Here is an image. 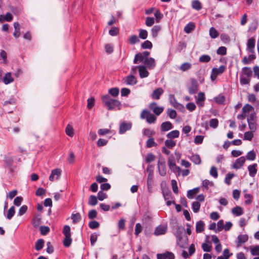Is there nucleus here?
I'll return each mask as SVG.
<instances>
[{"instance_id": "obj_58", "label": "nucleus", "mask_w": 259, "mask_h": 259, "mask_svg": "<svg viewBox=\"0 0 259 259\" xmlns=\"http://www.w3.org/2000/svg\"><path fill=\"white\" fill-rule=\"evenodd\" d=\"M139 37L143 39H145L147 38L148 36V32L145 29H140L139 30Z\"/></svg>"}, {"instance_id": "obj_4", "label": "nucleus", "mask_w": 259, "mask_h": 259, "mask_svg": "<svg viewBox=\"0 0 259 259\" xmlns=\"http://www.w3.org/2000/svg\"><path fill=\"white\" fill-rule=\"evenodd\" d=\"M256 114L255 113H251L247 117L249 128L252 132H254L256 129Z\"/></svg>"}, {"instance_id": "obj_53", "label": "nucleus", "mask_w": 259, "mask_h": 259, "mask_svg": "<svg viewBox=\"0 0 259 259\" xmlns=\"http://www.w3.org/2000/svg\"><path fill=\"white\" fill-rule=\"evenodd\" d=\"M141 47L143 49H151L152 48V44L149 40H146L141 44Z\"/></svg>"}, {"instance_id": "obj_47", "label": "nucleus", "mask_w": 259, "mask_h": 259, "mask_svg": "<svg viewBox=\"0 0 259 259\" xmlns=\"http://www.w3.org/2000/svg\"><path fill=\"white\" fill-rule=\"evenodd\" d=\"M88 203L92 206H95L98 203L97 198L94 195H91L89 197Z\"/></svg>"}, {"instance_id": "obj_19", "label": "nucleus", "mask_w": 259, "mask_h": 259, "mask_svg": "<svg viewBox=\"0 0 259 259\" xmlns=\"http://www.w3.org/2000/svg\"><path fill=\"white\" fill-rule=\"evenodd\" d=\"M205 100V94L203 92H200L197 95L196 102L199 106H203L204 104L203 102Z\"/></svg>"}, {"instance_id": "obj_1", "label": "nucleus", "mask_w": 259, "mask_h": 259, "mask_svg": "<svg viewBox=\"0 0 259 259\" xmlns=\"http://www.w3.org/2000/svg\"><path fill=\"white\" fill-rule=\"evenodd\" d=\"M102 103L108 110H120L121 108V102L115 99L111 98L109 95H105L101 98Z\"/></svg>"}, {"instance_id": "obj_13", "label": "nucleus", "mask_w": 259, "mask_h": 259, "mask_svg": "<svg viewBox=\"0 0 259 259\" xmlns=\"http://www.w3.org/2000/svg\"><path fill=\"white\" fill-rule=\"evenodd\" d=\"M168 164L169 168L174 171L180 172L181 168L176 164L175 160L173 158H169L168 160Z\"/></svg>"}, {"instance_id": "obj_56", "label": "nucleus", "mask_w": 259, "mask_h": 259, "mask_svg": "<svg viewBox=\"0 0 259 259\" xmlns=\"http://www.w3.org/2000/svg\"><path fill=\"white\" fill-rule=\"evenodd\" d=\"M66 134L69 137H73L74 135L73 130L70 124H68L65 129Z\"/></svg>"}, {"instance_id": "obj_40", "label": "nucleus", "mask_w": 259, "mask_h": 259, "mask_svg": "<svg viewBox=\"0 0 259 259\" xmlns=\"http://www.w3.org/2000/svg\"><path fill=\"white\" fill-rule=\"evenodd\" d=\"M15 213V208L14 206L11 207L8 211L6 217L8 220H11Z\"/></svg>"}, {"instance_id": "obj_32", "label": "nucleus", "mask_w": 259, "mask_h": 259, "mask_svg": "<svg viewBox=\"0 0 259 259\" xmlns=\"http://www.w3.org/2000/svg\"><path fill=\"white\" fill-rule=\"evenodd\" d=\"M209 35L211 38L214 39L218 37L219 35V33L217 30L213 27H211L209 29Z\"/></svg>"}, {"instance_id": "obj_8", "label": "nucleus", "mask_w": 259, "mask_h": 259, "mask_svg": "<svg viewBox=\"0 0 259 259\" xmlns=\"http://www.w3.org/2000/svg\"><path fill=\"white\" fill-rule=\"evenodd\" d=\"M198 84L197 80L194 78L191 79V84L188 88V91L190 94H194L198 91Z\"/></svg>"}, {"instance_id": "obj_20", "label": "nucleus", "mask_w": 259, "mask_h": 259, "mask_svg": "<svg viewBox=\"0 0 259 259\" xmlns=\"http://www.w3.org/2000/svg\"><path fill=\"white\" fill-rule=\"evenodd\" d=\"M173 128L172 124L170 121H165L162 122L160 126L161 132L168 131Z\"/></svg>"}, {"instance_id": "obj_21", "label": "nucleus", "mask_w": 259, "mask_h": 259, "mask_svg": "<svg viewBox=\"0 0 259 259\" xmlns=\"http://www.w3.org/2000/svg\"><path fill=\"white\" fill-rule=\"evenodd\" d=\"M248 239V235L246 234L239 235L236 241L237 246H240L241 244L245 243Z\"/></svg>"}, {"instance_id": "obj_49", "label": "nucleus", "mask_w": 259, "mask_h": 259, "mask_svg": "<svg viewBox=\"0 0 259 259\" xmlns=\"http://www.w3.org/2000/svg\"><path fill=\"white\" fill-rule=\"evenodd\" d=\"M220 38L221 40L225 44H229L230 42V38L226 33H222L221 34Z\"/></svg>"}, {"instance_id": "obj_27", "label": "nucleus", "mask_w": 259, "mask_h": 259, "mask_svg": "<svg viewBox=\"0 0 259 259\" xmlns=\"http://www.w3.org/2000/svg\"><path fill=\"white\" fill-rule=\"evenodd\" d=\"M232 213L236 216H240L243 213V210L240 206H237L232 209Z\"/></svg>"}, {"instance_id": "obj_51", "label": "nucleus", "mask_w": 259, "mask_h": 259, "mask_svg": "<svg viewBox=\"0 0 259 259\" xmlns=\"http://www.w3.org/2000/svg\"><path fill=\"white\" fill-rule=\"evenodd\" d=\"M157 145V143L155 142L154 139L153 138H149L146 142V147L148 148L156 147Z\"/></svg>"}, {"instance_id": "obj_39", "label": "nucleus", "mask_w": 259, "mask_h": 259, "mask_svg": "<svg viewBox=\"0 0 259 259\" xmlns=\"http://www.w3.org/2000/svg\"><path fill=\"white\" fill-rule=\"evenodd\" d=\"M242 75L248 77H251L252 76V70L250 68L247 67H244L242 68Z\"/></svg>"}, {"instance_id": "obj_46", "label": "nucleus", "mask_w": 259, "mask_h": 259, "mask_svg": "<svg viewBox=\"0 0 259 259\" xmlns=\"http://www.w3.org/2000/svg\"><path fill=\"white\" fill-rule=\"evenodd\" d=\"M211 60V57L208 55H203L199 58V61L202 63H207Z\"/></svg>"}, {"instance_id": "obj_11", "label": "nucleus", "mask_w": 259, "mask_h": 259, "mask_svg": "<svg viewBox=\"0 0 259 259\" xmlns=\"http://www.w3.org/2000/svg\"><path fill=\"white\" fill-rule=\"evenodd\" d=\"M61 174V170L59 168L53 169L49 177V180L53 182L55 179L58 180Z\"/></svg>"}, {"instance_id": "obj_14", "label": "nucleus", "mask_w": 259, "mask_h": 259, "mask_svg": "<svg viewBox=\"0 0 259 259\" xmlns=\"http://www.w3.org/2000/svg\"><path fill=\"white\" fill-rule=\"evenodd\" d=\"M245 162V158L244 156H241L236 160L232 167L234 169H239L244 164Z\"/></svg>"}, {"instance_id": "obj_33", "label": "nucleus", "mask_w": 259, "mask_h": 259, "mask_svg": "<svg viewBox=\"0 0 259 259\" xmlns=\"http://www.w3.org/2000/svg\"><path fill=\"white\" fill-rule=\"evenodd\" d=\"M199 188H195L193 189L188 191L187 196L189 198H193L194 196L198 193Z\"/></svg>"}, {"instance_id": "obj_6", "label": "nucleus", "mask_w": 259, "mask_h": 259, "mask_svg": "<svg viewBox=\"0 0 259 259\" xmlns=\"http://www.w3.org/2000/svg\"><path fill=\"white\" fill-rule=\"evenodd\" d=\"M149 108L157 116H159L163 112L164 110L163 107H158L157 104L155 102L151 103L149 105Z\"/></svg>"}, {"instance_id": "obj_30", "label": "nucleus", "mask_w": 259, "mask_h": 259, "mask_svg": "<svg viewBox=\"0 0 259 259\" xmlns=\"http://www.w3.org/2000/svg\"><path fill=\"white\" fill-rule=\"evenodd\" d=\"M226 69V67L224 65H221L219 68H213L212 69L214 74H215L217 76L219 74L223 73Z\"/></svg>"}, {"instance_id": "obj_54", "label": "nucleus", "mask_w": 259, "mask_h": 259, "mask_svg": "<svg viewBox=\"0 0 259 259\" xmlns=\"http://www.w3.org/2000/svg\"><path fill=\"white\" fill-rule=\"evenodd\" d=\"M108 93L114 97H117L119 95V89L117 88H113L109 90Z\"/></svg>"}, {"instance_id": "obj_38", "label": "nucleus", "mask_w": 259, "mask_h": 259, "mask_svg": "<svg viewBox=\"0 0 259 259\" xmlns=\"http://www.w3.org/2000/svg\"><path fill=\"white\" fill-rule=\"evenodd\" d=\"M161 29V27L159 25H155L152 28L151 30V33L153 37H157V36L158 35V33L160 31Z\"/></svg>"}, {"instance_id": "obj_52", "label": "nucleus", "mask_w": 259, "mask_h": 259, "mask_svg": "<svg viewBox=\"0 0 259 259\" xmlns=\"http://www.w3.org/2000/svg\"><path fill=\"white\" fill-rule=\"evenodd\" d=\"M165 146H166L168 148L171 149L174 147H175L176 145V143L175 141L170 140H166L164 142Z\"/></svg>"}, {"instance_id": "obj_48", "label": "nucleus", "mask_w": 259, "mask_h": 259, "mask_svg": "<svg viewBox=\"0 0 259 259\" xmlns=\"http://www.w3.org/2000/svg\"><path fill=\"white\" fill-rule=\"evenodd\" d=\"M40 224V218L38 216L34 217L32 220V224L34 228H37Z\"/></svg>"}, {"instance_id": "obj_61", "label": "nucleus", "mask_w": 259, "mask_h": 259, "mask_svg": "<svg viewBox=\"0 0 259 259\" xmlns=\"http://www.w3.org/2000/svg\"><path fill=\"white\" fill-rule=\"evenodd\" d=\"M244 197L246 199L244 202L245 204L249 205L252 202L253 200V196L251 194H245L244 195Z\"/></svg>"}, {"instance_id": "obj_24", "label": "nucleus", "mask_w": 259, "mask_h": 259, "mask_svg": "<svg viewBox=\"0 0 259 259\" xmlns=\"http://www.w3.org/2000/svg\"><path fill=\"white\" fill-rule=\"evenodd\" d=\"M144 63L148 67L151 68H153L154 67H155L156 65L155 60L153 58H149L145 59V60L144 61Z\"/></svg>"}, {"instance_id": "obj_5", "label": "nucleus", "mask_w": 259, "mask_h": 259, "mask_svg": "<svg viewBox=\"0 0 259 259\" xmlns=\"http://www.w3.org/2000/svg\"><path fill=\"white\" fill-rule=\"evenodd\" d=\"M158 169L160 176H164L166 174L165 161L164 158H160L158 161Z\"/></svg>"}, {"instance_id": "obj_2", "label": "nucleus", "mask_w": 259, "mask_h": 259, "mask_svg": "<svg viewBox=\"0 0 259 259\" xmlns=\"http://www.w3.org/2000/svg\"><path fill=\"white\" fill-rule=\"evenodd\" d=\"M63 233L65 236L63 241V244L65 247H69L71 244L72 239L71 238L70 227L68 225L64 226Z\"/></svg>"}, {"instance_id": "obj_37", "label": "nucleus", "mask_w": 259, "mask_h": 259, "mask_svg": "<svg viewBox=\"0 0 259 259\" xmlns=\"http://www.w3.org/2000/svg\"><path fill=\"white\" fill-rule=\"evenodd\" d=\"M44 246V240L42 239H38L35 243V248L36 250H41Z\"/></svg>"}, {"instance_id": "obj_31", "label": "nucleus", "mask_w": 259, "mask_h": 259, "mask_svg": "<svg viewBox=\"0 0 259 259\" xmlns=\"http://www.w3.org/2000/svg\"><path fill=\"white\" fill-rule=\"evenodd\" d=\"M192 7L197 11H199L202 9V5L199 1L194 0L192 2Z\"/></svg>"}, {"instance_id": "obj_60", "label": "nucleus", "mask_w": 259, "mask_h": 259, "mask_svg": "<svg viewBox=\"0 0 259 259\" xmlns=\"http://www.w3.org/2000/svg\"><path fill=\"white\" fill-rule=\"evenodd\" d=\"M215 102L219 104H223L225 101V97L222 95H219V96L214 98Z\"/></svg>"}, {"instance_id": "obj_55", "label": "nucleus", "mask_w": 259, "mask_h": 259, "mask_svg": "<svg viewBox=\"0 0 259 259\" xmlns=\"http://www.w3.org/2000/svg\"><path fill=\"white\" fill-rule=\"evenodd\" d=\"M253 109L254 108L251 105L247 104L242 108V111L246 114V113H248L250 111L253 110Z\"/></svg>"}, {"instance_id": "obj_35", "label": "nucleus", "mask_w": 259, "mask_h": 259, "mask_svg": "<svg viewBox=\"0 0 259 259\" xmlns=\"http://www.w3.org/2000/svg\"><path fill=\"white\" fill-rule=\"evenodd\" d=\"M180 135V132L178 130L172 131L169 133H168L166 135L168 139H171L174 138H178Z\"/></svg>"}, {"instance_id": "obj_64", "label": "nucleus", "mask_w": 259, "mask_h": 259, "mask_svg": "<svg viewBox=\"0 0 259 259\" xmlns=\"http://www.w3.org/2000/svg\"><path fill=\"white\" fill-rule=\"evenodd\" d=\"M109 33L111 36H116L119 33V29L116 27H112L109 30Z\"/></svg>"}, {"instance_id": "obj_22", "label": "nucleus", "mask_w": 259, "mask_h": 259, "mask_svg": "<svg viewBox=\"0 0 259 259\" xmlns=\"http://www.w3.org/2000/svg\"><path fill=\"white\" fill-rule=\"evenodd\" d=\"M140 76L141 78L146 77L149 75V72L146 67L143 65L138 66Z\"/></svg>"}, {"instance_id": "obj_28", "label": "nucleus", "mask_w": 259, "mask_h": 259, "mask_svg": "<svg viewBox=\"0 0 259 259\" xmlns=\"http://www.w3.org/2000/svg\"><path fill=\"white\" fill-rule=\"evenodd\" d=\"M195 26L194 23L190 22L184 27V31L187 33H191L193 30H194Z\"/></svg>"}, {"instance_id": "obj_57", "label": "nucleus", "mask_w": 259, "mask_h": 259, "mask_svg": "<svg viewBox=\"0 0 259 259\" xmlns=\"http://www.w3.org/2000/svg\"><path fill=\"white\" fill-rule=\"evenodd\" d=\"M192 209L195 213L199 211L200 208V204L198 201L193 202L192 205Z\"/></svg>"}, {"instance_id": "obj_17", "label": "nucleus", "mask_w": 259, "mask_h": 259, "mask_svg": "<svg viewBox=\"0 0 259 259\" xmlns=\"http://www.w3.org/2000/svg\"><path fill=\"white\" fill-rule=\"evenodd\" d=\"M163 92L164 91L161 88H158L154 90L151 95L152 98L154 100L159 99Z\"/></svg>"}, {"instance_id": "obj_25", "label": "nucleus", "mask_w": 259, "mask_h": 259, "mask_svg": "<svg viewBox=\"0 0 259 259\" xmlns=\"http://www.w3.org/2000/svg\"><path fill=\"white\" fill-rule=\"evenodd\" d=\"M2 80L5 83V84H8L13 82L14 79L11 76V73L10 72H8L3 78Z\"/></svg>"}, {"instance_id": "obj_23", "label": "nucleus", "mask_w": 259, "mask_h": 259, "mask_svg": "<svg viewBox=\"0 0 259 259\" xmlns=\"http://www.w3.org/2000/svg\"><path fill=\"white\" fill-rule=\"evenodd\" d=\"M257 164L254 163L251 165H249L248 166V170L249 171V176L251 177H254L257 172Z\"/></svg>"}, {"instance_id": "obj_16", "label": "nucleus", "mask_w": 259, "mask_h": 259, "mask_svg": "<svg viewBox=\"0 0 259 259\" xmlns=\"http://www.w3.org/2000/svg\"><path fill=\"white\" fill-rule=\"evenodd\" d=\"M147 170L149 171L148 178H147V186L148 190H150L152 188L153 183V171L152 169H149L147 168Z\"/></svg>"}, {"instance_id": "obj_50", "label": "nucleus", "mask_w": 259, "mask_h": 259, "mask_svg": "<svg viewBox=\"0 0 259 259\" xmlns=\"http://www.w3.org/2000/svg\"><path fill=\"white\" fill-rule=\"evenodd\" d=\"M71 219L73 223H77L81 220V217L79 213L77 212L72 214Z\"/></svg>"}, {"instance_id": "obj_36", "label": "nucleus", "mask_w": 259, "mask_h": 259, "mask_svg": "<svg viewBox=\"0 0 259 259\" xmlns=\"http://www.w3.org/2000/svg\"><path fill=\"white\" fill-rule=\"evenodd\" d=\"M256 58L255 56L253 54H251L249 55L248 57L247 58L246 56H244L242 60V63L244 64H249V61L255 59Z\"/></svg>"}, {"instance_id": "obj_3", "label": "nucleus", "mask_w": 259, "mask_h": 259, "mask_svg": "<svg viewBox=\"0 0 259 259\" xmlns=\"http://www.w3.org/2000/svg\"><path fill=\"white\" fill-rule=\"evenodd\" d=\"M140 116L142 119H145L146 121L150 124L155 123L156 120V117L147 110H143Z\"/></svg>"}, {"instance_id": "obj_45", "label": "nucleus", "mask_w": 259, "mask_h": 259, "mask_svg": "<svg viewBox=\"0 0 259 259\" xmlns=\"http://www.w3.org/2000/svg\"><path fill=\"white\" fill-rule=\"evenodd\" d=\"M166 113L167 115L171 119H175L177 115V113L176 110L170 108H168L167 110Z\"/></svg>"}, {"instance_id": "obj_9", "label": "nucleus", "mask_w": 259, "mask_h": 259, "mask_svg": "<svg viewBox=\"0 0 259 259\" xmlns=\"http://www.w3.org/2000/svg\"><path fill=\"white\" fill-rule=\"evenodd\" d=\"M170 104L176 109H181L184 108V106L181 104L177 101L175 97L172 94H170L168 97Z\"/></svg>"}, {"instance_id": "obj_18", "label": "nucleus", "mask_w": 259, "mask_h": 259, "mask_svg": "<svg viewBox=\"0 0 259 259\" xmlns=\"http://www.w3.org/2000/svg\"><path fill=\"white\" fill-rule=\"evenodd\" d=\"M124 82L128 85H134L137 82L136 78L133 75H130L124 78Z\"/></svg>"}, {"instance_id": "obj_10", "label": "nucleus", "mask_w": 259, "mask_h": 259, "mask_svg": "<svg viewBox=\"0 0 259 259\" xmlns=\"http://www.w3.org/2000/svg\"><path fill=\"white\" fill-rule=\"evenodd\" d=\"M167 230V227L165 225H160L157 227L154 231V235L156 236L165 234Z\"/></svg>"}, {"instance_id": "obj_41", "label": "nucleus", "mask_w": 259, "mask_h": 259, "mask_svg": "<svg viewBox=\"0 0 259 259\" xmlns=\"http://www.w3.org/2000/svg\"><path fill=\"white\" fill-rule=\"evenodd\" d=\"M250 77L241 75L240 77V83L242 85L248 84L250 81Z\"/></svg>"}, {"instance_id": "obj_42", "label": "nucleus", "mask_w": 259, "mask_h": 259, "mask_svg": "<svg viewBox=\"0 0 259 259\" xmlns=\"http://www.w3.org/2000/svg\"><path fill=\"white\" fill-rule=\"evenodd\" d=\"M187 237L185 239L182 238L181 239H177V244L181 248H184L187 244Z\"/></svg>"}, {"instance_id": "obj_59", "label": "nucleus", "mask_w": 259, "mask_h": 259, "mask_svg": "<svg viewBox=\"0 0 259 259\" xmlns=\"http://www.w3.org/2000/svg\"><path fill=\"white\" fill-rule=\"evenodd\" d=\"M251 254L253 256H259V245H256L250 248Z\"/></svg>"}, {"instance_id": "obj_26", "label": "nucleus", "mask_w": 259, "mask_h": 259, "mask_svg": "<svg viewBox=\"0 0 259 259\" xmlns=\"http://www.w3.org/2000/svg\"><path fill=\"white\" fill-rule=\"evenodd\" d=\"M14 27L15 31L13 33V35L15 38H17L20 36V28L19 23L17 22H14Z\"/></svg>"}, {"instance_id": "obj_34", "label": "nucleus", "mask_w": 259, "mask_h": 259, "mask_svg": "<svg viewBox=\"0 0 259 259\" xmlns=\"http://www.w3.org/2000/svg\"><path fill=\"white\" fill-rule=\"evenodd\" d=\"M190 160L195 164H200L201 162L200 157L198 154H193L190 157Z\"/></svg>"}, {"instance_id": "obj_15", "label": "nucleus", "mask_w": 259, "mask_h": 259, "mask_svg": "<svg viewBox=\"0 0 259 259\" xmlns=\"http://www.w3.org/2000/svg\"><path fill=\"white\" fill-rule=\"evenodd\" d=\"M157 259H174L175 255L172 252L166 251L164 253L157 254Z\"/></svg>"}, {"instance_id": "obj_63", "label": "nucleus", "mask_w": 259, "mask_h": 259, "mask_svg": "<svg viewBox=\"0 0 259 259\" xmlns=\"http://www.w3.org/2000/svg\"><path fill=\"white\" fill-rule=\"evenodd\" d=\"M253 133L251 131L245 132L244 135V140L251 141L253 137Z\"/></svg>"}, {"instance_id": "obj_43", "label": "nucleus", "mask_w": 259, "mask_h": 259, "mask_svg": "<svg viewBox=\"0 0 259 259\" xmlns=\"http://www.w3.org/2000/svg\"><path fill=\"white\" fill-rule=\"evenodd\" d=\"M144 60H145V59L143 55L141 53H138L135 56L134 63L138 64L139 62H143Z\"/></svg>"}, {"instance_id": "obj_62", "label": "nucleus", "mask_w": 259, "mask_h": 259, "mask_svg": "<svg viewBox=\"0 0 259 259\" xmlns=\"http://www.w3.org/2000/svg\"><path fill=\"white\" fill-rule=\"evenodd\" d=\"M184 230V228L179 227L176 232L175 235L177 239H181L182 237V231Z\"/></svg>"}, {"instance_id": "obj_12", "label": "nucleus", "mask_w": 259, "mask_h": 259, "mask_svg": "<svg viewBox=\"0 0 259 259\" xmlns=\"http://www.w3.org/2000/svg\"><path fill=\"white\" fill-rule=\"evenodd\" d=\"M255 40L253 37L250 38L247 42V50L251 53H254Z\"/></svg>"}, {"instance_id": "obj_7", "label": "nucleus", "mask_w": 259, "mask_h": 259, "mask_svg": "<svg viewBox=\"0 0 259 259\" xmlns=\"http://www.w3.org/2000/svg\"><path fill=\"white\" fill-rule=\"evenodd\" d=\"M132 126L131 122H126V121L121 122L119 125V133L120 134H124L126 131L131 129Z\"/></svg>"}, {"instance_id": "obj_44", "label": "nucleus", "mask_w": 259, "mask_h": 259, "mask_svg": "<svg viewBox=\"0 0 259 259\" xmlns=\"http://www.w3.org/2000/svg\"><path fill=\"white\" fill-rule=\"evenodd\" d=\"M246 157L248 160H254L256 157V154L253 150L250 151L247 153Z\"/></svg>"}, {"instance_id": "obj_29", "label": "nucleus", "mask_w": 259, "mask_h": 259, "mask_svg": "<svg viewBox=\"0 0 259 259\" xmlns=\"http://www.w3.org/2000/svg\"><path fill=\"white\" fill-rule=\"evenodd\" d=\"M204 223L202 221H199L197 222L196 225V233L202 232L204 230Z\"/></svg>"}]
</instances>
